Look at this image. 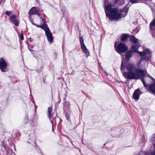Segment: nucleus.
I'll return each mask as SVG.
<instances>
[{"label":"nucleus","instance_id":"16","mask_svg":"<svg viewBox=\"0 0 155 155\" xmlns=\"http://www.w3.org/2000/svg\"><path fill=\"white\" fill-rule=\"evenodd\" d=\"M52 111V107H49L48 109V117L50 119L51 118V117L52 114L51 112Z\"/></svg>","mask_w":155,"mask_h":155},{"label":"nucleus","instance_id":"20","mask_svg":"<svg viewBox=\"0 0 155 155\" xmlns=\"http://www.w3.org/2000/svg\"><path fill=\"white\" fill-rule=\"evenodd\" d=\"M121 5L124 3V0H117V3Z\"/></svg>","mask_w":155,"mask_h":155},{"label":"nucleus","instance_id":"18","mask_svg":"<svg viewBox=\"0 0 155 155\" xmlns=\"http://www.w3.org/2000/svg\"><path fill=\"white\" fill-rule=\"evenodd\" d=\"M17 17V16L15 15H12L10 18V21L12 22H13L14 21L17 19L16 18Z\"/></svg>","mask_w":155,"mask_h":155},{"label":"nucleus","instance_id":"11","mask_svg":"<svg viewBox=\"0 0 155 155\" xmlns=\"http://www.w3.org/2000/svg\"><path fill=\"white\" fill-rule=\"evenodd\" d=\"M133 54V52L131 50H130L126 52L125 54V58L126 60L127 61L129 60Z\"/></svg>","mask_w":155,"mask_h":155},{"label":"nucleus","instance_id":"13","mask_svg":"<svg viewBox=\"0 0 155 155\" xmlns=\"http://www.w3.org/2000/svg\"><path fill=\"white\" fill-rule=\"evenodd\" d=\"M38 11L35 7H32L29 10L28 14L30 16V15L34 14H37Z\"/></svg>","mask_w":155,"mask_h":155},{"label":"nucleus","instance_id":"10","mask_svg":"<svg viewBox=\"0 0 155 155\" xmlns=\"http://www.w3.org/2000/svg\"><path fill=\"white\" fill-rule=\"evenodd\" d=\"M150 28L152 31L153 36L155 35V19L150 23Z\"/></svg>","mask_w":155,"mask_h":155},{"label":"nucleus","instance_id":"6","mask_svg":"<svg viewBox=\"0 0 155 155\" xmlns=\"http://www.w3.org/2000/svg\"><path fill=\"white\" fill-rule=\"evenodd\" d=\"M7 64L5 61L2 58L0 59V69L1 71L3 72L7 71Z\"/></svg>","mask_w":155,"mask_h":155},{"label":"nucleus","instance_id":"27","mask_svg":"<svg viewBox=\"0 0 155 155\" xmlns=\"http://www.w3.org/2000/svg\"><path fill=\"white\" fill-rule=\"evenodd\" d=\"M37 14H38V15H39V14H38V13H37Z\"/></svg>","mask_w":155,"mask_h":155},{"label":"nucleus","instance_id":"1","mask_svg":"<svg viewBox=\"0 0 155 155\" xmlns=\"http://www.w3.org/2000/svg\"><path fill=\"white\" fill-rule=\"evenodd\" d=\"M127 69L128 72H124V76L128 79H138L140 78L144 86L147 87V84L143 80L145 75V71L143 70L136 69L135 65L133 64L130 63L127 67Z\"/></svg>","mask_w":155,"mask_h":155},{"label":"nucleus","instance_id":"26","mask_svg":"<svg viewBox=\"0 0 155 155\" xmlns=\"http://www.w3.org/2000/svg\"><path fill=\"white\" fill-rule=\"evenodd\" d=\"M116 2V0H115V2Z\"/></svg>","mask_w":155,"mask_h":155},{"label":"nucleus","instance_id":"21","mask_svg":"<svg viewBox=\"0 0 155 155\" xmlns=\"http://www.w3.org/2000/svg\"><path fill=\"white\" fill-rule=\"evenodd\" d=\"M11 14V12H9V11H6V14L7 15H9L10 14Z\"/></svg>","mask_w":155,"mask_h":155},{"label":"nucleus","instance_id":"17","mask_svg":"<svg viewBox=\"0 0 155 155\" xmlns=\"http://www.w3.org/2000/svg\"><path fill=\"white\" fill-rule=\"evenodd\" d=\"M139 46L138 45H133L131 48L132 50H133L135 52H137V49L139 48Z\"/></svg>","mask_w":155,"mask_h":155},{"label":"nucleus","instance_id":"3","mask_svg":"<svg viewBox=\"0 0 155 155\" xmlns=\"http://www.w3.org/2000/svg\"><path fill=\"white\" fill-rule=\"evenodd\" d=\"M137 52L140 57V60L137 63V66L139 68H142L143 65L141 64V61L143 60L146 61L150 60L151 57V52L148 49L144 47L142 51H137Z\"/></svg>","mask_w":155,"mask_h":155},{"label":"nucleus","instance_id":"24","mask_svg":"<svg viewBox=\"0 0 155 155\" xmlns=\"http://www.w3.org/2000/svg\"><path fill=\"white\" fill-rule=\"evenodd\" d=\"M155 138V134H154V135L152 137L151 140H153V139Z\"/></svg>","mask_w":155,"mask_h":155},{"label":"nucleus","instance_id":"25","mask_svg":"<svg viewBox=\"0 0 155 155\" xmlns=\"http://www.w3.org/2000/svg\"><path fill=\"white\" fill-rule=\"evenodd\" d=\"M105 73L107 75H108L106 73V72H105Z\"/></svg>","mask_w":155,"mask_h":155},{"label":"nucleus","instance_id":"12","mask_svg":"<svg viewBox=\"0 0 155 155\" xmlns=\"http://www.w3.org/2000/svg\"><path fill=\"white\" fill-rule=\"evenodd\" d=\"M140 91L139 89L136 90L133 94V97L136 100H137L139 99L140 96Z\"/></svg>","mask_w":155,"mask_h":155},{"label":"nucleus","instance_id":"2","mask_svg":"<svg viewBox=\"0 0 155 155\" xmlns=\"http://www.w3.org/2000/svg\"><path fill=\"white\" fill-rule=\"evenodd\" d=\"M114 5L112 3L108 4V1L105 0L104 7L107 17L108 18L110 21L116 18V8H113Z\"/></svg>","mask_w":155,"mask_h":155},{"label":"nucleus","instance_id":"14","mask_svg":"<svg viewBox=\"0 0 155 155\" xmlns=\"http://www.w3.org/2000/svg\"><path fill=\"white\" fill-rule=\"evenodd\" d=\"M129 36L127 34H123L120 36L119 38L121 41H126Z\"/></svg>","mask_w":155,"mask_h":155},{"label":"nucleus","instance_id":"8","mask_svg":"<svg viewBox=\"0 0 155 155\" xmlns=\"http://www.w3.org/2000/svg\"><path fill=\"white\" fill-rule=\"evenodd\" d=\"M80 41L82 51L84 53L89 54L88 50L87 48L84 43L83 38L82 37L80 38Z\"/></svg>","mask_w":155,"mask_h":155},{"label":"nucleus","instance_id":"19","mask_svg":"<svg viewBox=\"0 0 155 155\" xmlns=\"http://www.w3.org/2000/svg\"><path fill=\"white\" fill-rule=\"evenodd\" d=\"M19 22V20L18 19H17L15 21H14L13 23V24L15 25L16 26H18V23Z\"/></svg>","mask_w":155,"mask_h":155},{"label":"nucleus","instance_id":"22","mask_svg":"<svg viewBox=\"0 0 155 155\" xmlns=\"http://www.w3.org/2000/svg\"><path fill=\"white\" fill-rule=\"evenodd\" d=\"M20 38L21 40H23L24 38V37L23 35L22 34H21L20 35Z\"/></svg>","mask_w":155,"mask_h":155},{"label":"nucleus","instance_id":"28","mask_svg":"<svg viewBox=\"0 0 155 155\" xmlns=\"http://www.w3.org/2000/svg\"><path fill=\"white\" fill-rule=\"evenodd\" d=\"M37 14H38V15H39V14H38V13H37Z\"/></svg>","mask_w":155,"mask_h":155},{"label":"nucleus","instance_id":"23","mask_svg":"<svg viewBox=\"0 0 155 155\" xmlns=\"http://www.w3.org/2000/svg\"><path fill=\"white\" fill-rule=\"evenodd\" d=\"M114 48L116 51V42L114 43Z\"/></svg>","mask_w":155,"mask_h":155},{"label":"nucleus","instance_id":"15","mask_svg":"<svg viewBox=\"0 0 155 155\" xmlns=\"http://www.w3.org/2000/svg\"><path fill=\"white\" fill-rule=\"evenodd\" d=\"M130 40L134 44L137 43L139 42V40L133 35L130 37Z\"/></svg>","mask_w":155,"mask_h":155},{"label":"nucleus","instance_id":"4","mask_svg":"<svg viewBox=\"0 0 155 155\" xmlns=\"http://www.w3.org/2000/svg\"><path fill=\"white\" fill-rule=\"evenodd\" d=\"M40 18L42 22V23H41V25H36L34 23H32V24L37 27L41 28L43 29L45 32V35L48 41L50 43H51L53 41L52 34L49 30L47 24L45 22V20L41 17Z\"/></svg>","mask_w":155,"mask_h":155},{"label":"nucleus","instance_id":"7","mask_svg":"<svg viewBox=\"0 0 155 155\" xmlns=\"http://www.w3.org/2000/svg\"><path fill=\"white\" fill-rule=\"evenodd\" d=\"M117 48L118 50V52H124L127 50L128 47L125 44L121 43L117 46Z\"/></svg>","mask_w":155,"mask_h":155},{"label":"nucleus","instance_id":"9","mask_svg":"<svg viewBox=\"0 0 155 155\" xmlns=\"http://www.w3.org/2000/svg\"><path fill=\"white\" fill-rule=\"evenodd\" d=\"M153 83L149 86V91L152 94L155 95V79L153 78Z\"/></svg>","mask_w":155,"mask_h":155},{"label":"nucleus","instance_id":"5","mask_svg":"<svg viewBox=\"0 0 155 155\" xmlns=\"http://www.w3.org/2000/svg\"><path fill=\"white\" fill-rule=\"evenodd\" d=\"M128 11V8L127 7H124L122 10L119 11L117 10V20L119 18H123L126 15Z\"/></svg>","mask_w":155,"mask_h":155}]
</instances>
